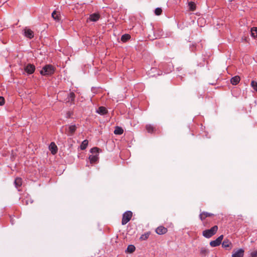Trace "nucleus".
<instances>
[{"label":"nucleus","mask_w":257,"mask_h":257,"mask_svg":"<svg viewBox=\"0 0 257 257\" xmlns=\"http://www.w3.org/2000/svg\"><path fill=\"white\" fill-rule=\"evenodd\" d=\"M55 70V67L50 64L45 65L40 71V74L44 76L51 75L54 74Z\"/></svg>","instance_id":"f257e3e1"},{"label":"nucleus","mask_w":257,"mask_h":257,"mask_svg":"<svg viewBox=\"0 0 257 257\" xmlns=\"http://www.w3.org/2000/svg\"><path fill=\"white\" fill-rule=\"evenodd\" d=\"M218 229L217 225H214L209 229H206L202 232V235L206 238H209L215 234Z\"/></svg>","instance_id":"f03ea898"},{"label":"nucleus","mask_w":257,"mask_h":257,"mask_svg":"<svg viewBox=\"0 0 257 257\" xmlns=\"http://www.w3.org/2000/svg\"><path fill=\"white\" fill-rule=\"evenodd\" d=\"M133 216V213L131 211L125 212L122 215L121 220L122 225L126 224L131 219Z\"/></svg>","instance_id":"7ed1b4c3"},{"label":"nucleus","mask_w":257,"mask_h":257,"mask_svg":"<svg viewBox=\"0 0 257 257\" xmlns=\"http://www.w3.org/2000/svg\"><path fill=\"white\" fill-rule=\"evenodd\" d=\"M223 235H221L217 237L215 240H212L210 242L209 244L211 247H216L219 246L223 239Z\"/></svg>","instance_id":"20e7f679"},{"label":"nucleus","mask_w":257,"mask_h":257,"mask_svg":"<svg viewBox=\"0 0 257 257\" xmlns=\"http://www.w3.org/2000/svg\"><path fill=\"white\" fill-rule=\"evenodd\" d=\"M77 128V126L75 124L70 125L68 126V128L66 129V133L67 134L68 136H73L75 132L76 131Z\"/></svg>","instance_id":"39448f33"},{"label":"nucleus","mask_w":257,"mask_h":257,"mask_svg":"<svg viewBox=\"0 0 257 257\" xmlns=\"http://www.w3.org/2000/svg\"><path fill=\"white\" fill-rule=\"evenodd\" d=\"M214 216L212 213H208L207 212H202L199 215L200 219L203 221V224L204 226H206V222L204 221L205 218L208 217H211Z\"/></svg>","instance_id":"423d86ee"},{"label":"nucleus","mask_w":257,"mask_h":257,"mask_svg":"<svg viewBox=\"0 0 257 257\" xmlns=\"http://www.w3.org/2000/svg\"><path fill=\"white\" fill-rule=\"evenodd\" d=\"M23 34L28 38L32 39L34 37V33L30 29L25 28L23 30Z\"/></svg>","instance_id":"0eeeda50"},{"label":"nucleus","mask_w":257,"mask_h":257,"mask_svg":"<svg viewBox=\"0 0 257 257\" xmlns=\"http://www.w3.org/2000/svg\"><path fill=\"white\" fill-rule=\"evenodd\" d=\"M25 71L29 74L33 73L35 70V67L33 64H29L24 68Z\"/></svg>","instance_id":"6e6552de"},{"label":"nucleus","mask_w":257,"mask_h":257,"mask_svg":"<svg viewBox=\"0 0 257 257\" xmlns=\"http://www.w3.org/2000/svg\"><path fill=\"white\" fill-rule=\"evenodd\" d=\"M244 252V250L242 248H240L233 252L232 257H243Z\"/></svg>","instance_id":"1a4fd4ad"},{"label":"nucleus","mask_w":257,"mask_h":257,"mask_svg":"<svg viewBox=\"0 0 257 257\" xmlns=\"http://www.w3.org/2000/svg\"><path fill=\"white\" fill-rule=\"evenodd\" d=\"M167 231V228L163 226H160L156 229V232L159 235L164 234Z\"/></svg>","instance_id":"9d476101"},{"label":"nucleus","mask_w":257,"mask_h":257,"mask_svg":"<svg viewBox=\"0 0 257 257\" xmlns=\"http://www.w3.org/2000/svg\"><path fill=\"white\" fill-rule=\"evenodd\" d=\"M100 18V15L98 13H94L89 16V20L91 22H96Z\"/></svg>","instance_id":"9b49d317"},{"label":"nucleus","mask_w":257,"mask_h":257,"mask_svg":"<svg viewBox=\"0 0 257 257\" xmlns=\"http://www.w3.org/2000/svg\"><path fill=\"white\" fill-rule=\"evenodd\" d=\"M98 155H91L89 157V159L91 164L96 163L98 161Z\"/></svg>","instance_id":"f8f14e48"},{"label":"nucleus","mask_w":257,"mask_h":257,"mask_svg":"<svg viewBox=\"0 0 257 257\" xmlns=\"http://www.w3.org/2000/svg\"><path fill=\"white\" fill-rule=\"evenodd\" d=\"M49 149L51 153L55 155L57 152V147L54 142H52L49 146Z\"/></svg>","instance_id":"ddd939ff"},{"label":"nucleus","mask_w":257,"mask_h":257,"mask_svg":"<svg viewBox=\"0 0 257 257\" xmlns=\"http://www.w3.org/2000/svg\"><path fill=\"white\" fill-rule=\"evenodd\" d=\"M231 245L232 243L231 241L228 239H224L222 243V247L225 248L231 247Z\"/></svg>","instance_id":"4468645a"},{"label":"nucleus","mask_w":257,"mask_h":257,"mask_svg":"<svg viewBox=\"0 0 257 257\" xmlns=\"http://www.w3.org/2000/svg\"><path fill=\"white\" fill-rule=\"evenodd\" d=\"M240 78L239 76H235L230 79V82L232 85H236L240 81Z\"/></svg>","instance_id":"2eb2a0df"},{"label":"nucleus","mask_w":257,"mask_h":257,"mask_svg":"<svg viewBox=\"0 0 257 257\" xmlns=\"http://www.w3.org/2000/svg\"><path fill=\"white\" fill-rule=\"evenodd\" d=\"M146 128L149 133H152L156 130L155 127L151 124H147Z\"/></svg>","instance_id":"dca6fc26"},{"label":"nucleus","mask_w":257,"mask_h":257,"mask_svg":"<svg viewBox=\"0 0 257 257\" xmlns=\"http://www.w3.org/2000/svg\"><path fill=\"white\" fill-rule=\"evenodd\" d=\"M97 112L101 114H104L107 113V109L103 106H100L98 108Z\"/></svg>","instance_id":"f3484780"},{"label":"nucleus","mask_w":257,"mask_h":257,"mask_svg":"<svg viewBox=\"0 0 257 257\" xmlns=\"http://www.w3.org/2000/svg\"><path fill=\"white\" fill-rule=\"evenodd\" d=\"M188 6L189 10L191 11H194L196 10V4L193 2H190L188 3Z\"/></svg>","instance_id":"a211bd4d"},{"label":"nucleus","mask_w":257,"mask_h":257,"mask_svg":"<svg viewBox=\"0 0 257 257\" xmlns=\"http://www.w3.org/2000/svg\"><path fill=\"white\" fill-rule=\"evenodd\" d=\"M123 132V129L121 127L118 126L116 127L114 131V134L119 135L122 134Z\"/></svg>","instance_id":"6ab92c4d"},{"label":"nucleus","mask_w":257,"mask_h":257,"mask_svg":"<svg viewBox=\"0 0 257 257\" xmlns=\"http://www.w3.org/2000/svg\"><path fill=\"white\" fill-rule=\"evenodd\" d=\"M52 17L55 20L59 21L60 20V14H59V13L57 12L56 11H54L52 13Z\"/></svg>","instance_id":"aec40b11"},{"label":"nucleus","mask_w":257,"mask_h":257,"mask_svg":"<svg viewBox=\"0 0 257 257\" xmlns=\"http://www.w3.org/2000/svg\"><path fill=\"white\" fill-rule=\"evenodd\" d=\"M88 144V141L87 140L83 141L80 145L81 150H85L86 148V147H87Z\"/></svg>","instance_id":"412c9836"},{"label":"nucleus","mask_w":257,"mask_h":257,"mask_svg":"<svg viewBox=\"0 0 257 257\" xmlns=\"http://www.w3.org/2000/svg\"><path fill=\"white\" fill-rule=\"evenodd\" d=\"M15 184L16 186L18 188L20 187L22 184V180L20 178H17L15 181Z\"/></svg>","instance_id":"4be33fe9"},{"label":"nucleus","mask_w":257,"mask_h":257,"mask_svg":"<svg viewBox=\"0 0 257 257\" xmlns=\"http://www.w3.org/2000/svg\"><path fill=\"white\" fill-rule=\"evenodd\" d=\"M135 246L134 245H129L126 250V252L128 253H133L135 250Z\"/></svg>","instance_id":"5701e85b"},{"label":"nucleus","mask_w":257,"mask_h":257,"mask_svg":"<svg viewBox=\"0 0 257 257\" xmlns=\"http://www.w3.org/2000/svg\"><path fill=\"white\" fill-rule=\"evenodd\" d=\"M75 98V94L71 92L69 93L68 96V102H73Z\"/></svg>","instance_id":"b1692460"},{"label":"nucleus","mask_w":257,"mask_h":257,"mask_svg":"<svg viewBox=\"0 0 257 257\" xmlns=\"http://www.w3.org/2000/svg\"><path fill=\"white\" fill-rule=\"evenodd\" d=\"M200 254L202 255H206L209 252L208 250L205 247H201L200 250Z\"/></svg>","instance_id":"393cba45"},{"label":"nucleus","mask_w":257,"mask_h":257,"mask_svg":"<svg viewBox=\"0 0 257 257\" xmlns=\"http://www.w3.org/2000/svg\"><path fill=\"white\" fill-rule=\"evenodd\" d=\"M251 35L253 38L257 37V28H252L251 29Z\"/></svg>","instance_id":"a878e982"},{"label":"nucleus","mask_w":257,"mask_h":257,"mask_svg":"<svg viewBox=\"0 0 257 257\" xmlns=\"http://www.w3.org/2000/svg\"><path fill=\"white\" fill-rule=\"evenodd\" d=\"M131 38V36L128 34H124L121 36V40L122 42H126Z\"/></svg>","instance_id":"bb28decb"},{"label":"nucleus","mask_w":257,"mask_h":257,"mask_svg":"<svg viewBox=\"0 0 257 257\" xmlns=\"http://www.w3.org/2000/svg\"><path fill=\"white\" fill-rule=\"evenodd\" d=\"M150 235V233L149 232L145 233L144 234H142L141 236L140 237V239L141 240H146L148 239Z\"/></svg>","instance_id":"cd10ccee"},{"label":"nucleus","mask_w":257,"mask_h":257,"mask_svg":"<svg viewBox=\"0 0 257 257\" xmlns=\"http://www.w3.org/2000/svg\"><path fill=\"white\" fill-rule=\"evenodd\" d=\"M251 86L253 89L257 92V82L252 80L251 82Z\"/></svg>","instance_id":"c85d7f7f"},{"label":"nucleus","mask_w":257,"mask_h":257,"mask_svg":"<svg viewBox=\"0 0 257 257\" xmlns=\"http://www.w3.org/2000/svg\"><path fill=\"white\" fill-rule=\"evenodd\" d=\"M98 152H99V149L96 147L93 148L90 150V152L92 154H94L95 155L98 154Z\"/></svg>","instance_id":"c756f323"},{"label":"nucleus","mask_w":257,"mask_h":257,"mask_svg":"<svg viewBox=\"0 0 257 257\" xmlns=\"http://www.w3.org/2000/svg\"><path fill=\"white\" fill-rule=\"evenodd\" d=\"M162 10L161 8H156L155 10V13L157 16L160 15L162 14Z\"/></svg>","instance_id":"7c9ffc66"},{"label":"nucleus","mask_w":257,"mask_h":257,"mask_svg":"<svg viewBox=\"0 0 257 257\" xmlns=\"http://www.w3.org/2000/svg\"><path fill=\"white\" fill-rule=\"evenodd\" d=\"M250 257H257V250H254L250 252Z\"/></svg>","instance_id":"2f4dec72"},{"label":"nucleus","mask_w":257,"mask_h":257,"mask_svg":"<svg viewBox=\"0 0 257 257\" xmlns=\"http://www.w3.org/2000/svg\"><path fill=\"white\" fill-rule=\"evenodd\" d=\"M5 103V99L3 97L0 96V105H3Z\"/></svg>","instance_id":"473e14b6"}]
</instances>
